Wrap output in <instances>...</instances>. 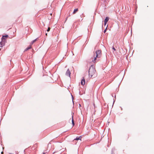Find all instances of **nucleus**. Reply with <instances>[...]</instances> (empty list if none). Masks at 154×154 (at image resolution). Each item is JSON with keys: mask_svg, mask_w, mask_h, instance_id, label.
Masks as SVG:
<instances>
[{"mask_svg": "<svg viewBox=\"0 0 154 154\" xmlns=\"http://www.w3.org/2000/svg\"><path fill=\"white\" fill-rule=\"evenodd\" d=\"M102 52L101 50H99L96 51L94 54V56L92 58V62L95 63L97 61V58H100L101 56Z\"/></svg>", "mask_w": 154, "mask_h": 154, "instance_id": "f257e3e1", "label": "nucleus"}, {"mask_svg": "<svg viewBox=\"0 0 154 154\" xmlns=\"http://www.w3.org/2000/svg\"><path fill=\"white\" fill-rule=\"evenodd\" d=\"M95 69L93 68L92 66L90 68L89 71V76H91L92 77L93 75L95 73Z\"/></svg>", "mask_w": 154, "mask_h": 154, "instance_id": "f03ea898", "label": "nucleus"}, {"mask_svg": "<svg viewBox=\"0 0 154 154\" xmlns=\"http://www.w3.org/2000/svg\"><path fill=\"white\" fill-rule=\"evenodd\" d=\"M8 35H3L2 38V41L0 42V45L1 46H4L5 45V40L6 38L8 37Z\"/></svg>", "mask_w": 154, "mask_h": 154, "instance_id": "7ed1b4c3", "label": "nucleus"}, {"mask_svg": "<svg viewBox=\"0 0 154 154\" xmlns=\"http://www.w3.org/2000/svg\"><path fill=\"white\" fill-rule=\"evenodd\" d=\"M70 74H71L70 72V70H69V69H68L67 70L66 73V75L67 76L70 77Z\"/></svg>", "mask_w": 154, "mask_h": 154, "instance_id": "20e7f679", "label": "nucleus"}, {"mask_svg": "<svg viewBox=\"0 0 154 154\" xmlns=\"http://www.w3.org/2000/svg\"><path fill=\"white\" fill-rule=\"evenodd\" d=\"M85 83V80L84 78H83L81 81V84L82 85H84Z\"/></svg>", "mask_w": 154, "mask_h": 154, "instance_id": "39448f33", "label": "nucleus"}, {"mask_svg": "<svg viewBox=\"0 0 154 154\" xmlns=\"http://www.w3.org/2000/svg\"><path fill=\"white\" fill-rule=\"evenodd\" d=\"M82 138V137L81 136H80L79 137H77L76 139H75L73 141H74L75 140H81V138Z\"/></svg>", "mask_w": 154, "mask_h": 154, "instance_id": "423d86ee", "label": "nucleus"}, {"mask_svg": "<svg viewBox=\"0 0 154 154\" xmlns=\"http://www.w3.org/2000/svg\"><path fill=\"white\" fill-rule=\"evenodd\" d=\"M109 20V18L108 17H106V18L105 20H104V22H105V23L106 22H107Z\"/></svg>", "mask_w": 154, "mask_h": 154, "instance_id": "0eeeda50", "label": "nucleus"}, {"mask_svg": "<svg viewBox=\"0 0 154 154\" xmlns=\"http://www.w3.org/2000/svg\"><path fill=\"white\" fill-rule=\"evenodd\" d=\"M38 38H37L36 39H34V40H33L32 41L31 43V45L33 44V43H34L35 42L37 41Z\"/></svg>", "mask_w": 154, "mask_h": 154, "instance_id": "6e6552de", "label": "nucleus"}, {"mask_svg": "<svg viewBox=\"0 0 154 154\" xmlns=\"http://www.w3.org/2000/svg\"><path fill=\"white\" fill-rule=\"evenodd\" d=\"M31 48V46H30L28 47L27 48H26L25 49V51H27L28 50L30 49Z\"/></svg>", "mask_w": 154, "mask_h": 154, "instance_id": "1a4fd4ad", "label": "nucleus"}, {"mask_svg": "<svg viewBox=\"0 0 154 154\" xmlns=\"http://www.w3.org/2000/svg\"><path fill=\"white\" fill-rule=\"evenodd\" d=\"M72 124L73 125V126H74V125H75V123H74V120H73V116H72Z\"/></svg>", "mask_w": 154, "mask_h": 154, "instance_id": "9d476101", "label": "nucleus"}, {"mask_svg": "<svg viewBox=\"0 0 154 154\" xmlns=\"http://www.w3.org/2000/svg\"><path fill=\"white\" fill-rule=\"evenodd\" d=\"M78 10H74L73 14H75Z\"/></svg>", "mask_w": 154, "mask_h": 154, "instance_id": "9b49d317", "label": "nucleus"}, {"mask_svg": "<svg viewBox=\"0 0 154 154\" xmlns=\"http://www.w3.org/2000/svg\"><path fill=\"white\" fill-rule=\"evenodd\" d=\"M50 27H48V29L47 30V31L48 32H49L50 31Z\"/></svg>", "mask_w": 154, "mask_h": 154, "instance_id": "f8f14e48", "label": "nucleus"}, {"mask_svg": "<svg viewBox=\"0 0 154 154\" xmlns=\"http://www.w3.org/2000/svg\"><path fill=\"white\" fill-rule=\"evenodd\" d=\"M107 26H108V25H107L106 27H107ZM106 29H105V30H104V33H105L106 32Z\"/></svg>", "mask_w": 154, "mask_h": 154, "instance_id": "ddd939ff", "label": "nucleus"}, {"mask_svg": "<svg viewBox=\"0 0 154 154\" xmlns=\"http://www.w3.org/2000/svg\"><path fill=\"white\" fill-rule=\"evenodd\" d=\"M112 49L115 51L116 50V49L115 48H114V47L113 46L112 47Z\"/></svg>", "mask_w": 154, "mask_h": 154, "instance_id": "4468645a", "label": "nucleus"}, {"mask_svg": "<svg viewBox=\"0 0 154 154\" xmlns=\"http://www.w3.org/2000/svg\"><path fill=\"white\" fill-rule=\"evenodd\" d=\"M107 23V22H106V23H105V22H104V26H105V25H106V23Z\"/></svg>", "mask_w": 154, "mask_h": 154, "instance_id": "2eb2a0df", "label": "nucleus"}, {"mask_svg": "<svg viewBox=\"0 0 154 154\" xmlns=\"http://www.w3.org/2000/svg\"><path fill=\"white\" fill-rule=\"evenodd\" d=\"M1 154H3V152L2 151V152H1Z\"/></svg>", "mask_w": 154, "mask_h": 154, "instance_id": "dca6fc26", "label": "nucleus"}, {"mask_svg": "<svg viewBox=\"0 0 154 154\" xmlns=\"http://www.w3.org/2000/svg\"><path fill=\"white\" fill-rule=\"evenodd\" d=\"M74 10H78V8H76V9H75Z\"/></svg>", "mask_w": 154, "mask_h": 154, "instance_id": "f3484780", "label": "nucleus"}, {"mask_svg": "<svg viewBox=\"0 0 154 154\" xmlns=\"http://www.w3.org/2000/svg\"><path fill=\"white\" fill-rule=\"evenodd\" d=\"M112 154H114V153H112Z\"/></svg>", "mask_w": 154, "mask_h": 154, "instance_id": "a211bd4d", "label": "nucleus"}, {"mask_svg": "<svg viewBox=\"0 0 154 154\" xmlns=\"http://www.w3.org/2000/svg\"><path fill=\"white\" fill-rule=\"evenodd\" d=\"M105 2H106V0H104Z\"/></svg>", "mask_w": 154, "mask_h": 154, "instance_id": "6ab92c4d", "label": "nucleus"}, {"mask_svg": "<svg viewBox=\"0 0 154 154\" xmlns=\"http://www.w3.org/2000/svg\"><path fill=\"white\" fill-rule=\"evenodd\" d=\"M9 154H13L11 153H10Z\"/></svg>", "mask_w": 154, "mask_h": 154, "instance_id": "aec40b11", "label": "nucleus"}, {"mask_svg": "<svg viewBox=\"0 0 154 154\" xmlns=\"http://www.w3.org/2000/svg\"><path fill=\"white\" fill-rule=\"evenodd\" d=\"M46 35H47V33H46Z\"/></svg>", "mask_w": 154, "mask_h": 154, "instance_id": "412c9836", "label": "nucleus"}, {"mask_svg": "<svg viewBox=\"0 0 154 154\" xmlns=\"http://www.w3.org/2000/svg\"><path fill=\"white\" fill-rule=\"evenodd\" d=\"M43 154H45V153L44 152Z\"/></svg>", "mask_w": 154, "mask_h": 154, "instance_id": "4be33fe9", "label": "nucleus"}]
</instances>
